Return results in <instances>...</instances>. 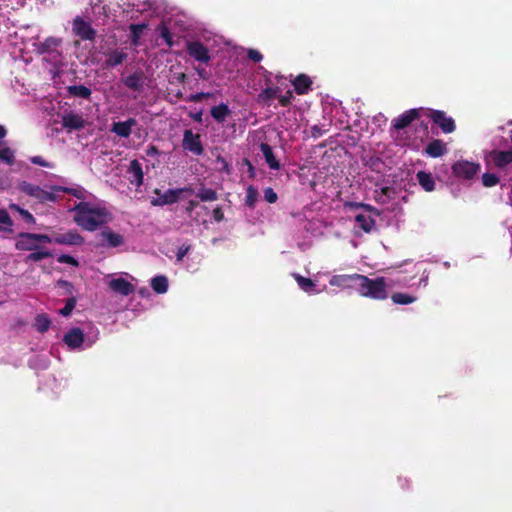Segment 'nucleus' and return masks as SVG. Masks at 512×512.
Segmentation results:
<instances>
[{
    "label": "nucleus",
    "instance_id": "nucleus-1",
    "mask_svg": "<svg viewBox=\"0 0 512 512\" xmlns=\"http://www.w3.org/2000/svg\"><path fill=\"white\" fill-rule=\"evenodd\" d=\"M71 212L74 222L83 230L93 232L113 220L110 210L102 203L82 201Z\"/></svg>",
    "mask_w": 512,
    "mask_h": 512
},
{
    "label": "nucleus",
    "instance_id": "nucleus-2",
    "mask_svg": "<svg viewBox=\"0 0 512 512\" xmlns=\"http://www.w3.org/2000/svg\"><path fill=\"white\" fill-rule=\"evenodd\" d=\"M19 190L40 202L56 201L62 192L69 193L78 199H85L87 197V191L79 185L72 187L44 185L40 187L23 181L19 184Z\"/></svg>",
    "mask_w": 512,
    "mask_h": 512
},
{
    "label": "nucleus",
    "instance_id": "nucleus-3",
    "mask_svg": "<svg viewBox=\"0 0 512 512\" xmlns=\"http://www.w3.org/2000/svg\"><path fill=\"white\" fill-rule=\"evenodd\" d=\"M356 283V292L366 298L385 300L389 296V290L395 286H406V283L386 277L369 278L359 274Z\"/></svg>",
    "mask_w": 512,
    "mask_h": 512
},
{
    "label": "nucleus",
    "instance_id": "nucleus-4",
    "mask_svg": "<svg viewBox=\"0 0 512 512\" xmlns=\"http://www.w3.org/2000/svg\"><path fill=\"white\" fill-rule=\"evenodd\" d=\"M61 44L62 39L57 37H48L44 42L34 44L37 53L44 55V60L53 66L55 73L64 66Z\"/></svg>",
    "mask_w": 512,
    "mask_h": 512
},
{
    "label": "nucleus",
    "instance_id": "nucleus-5",
    "mask_svg": "<svg viewBox=\"0 0 512 512\" xmlns=\"http://www.w3.org/2000/svg\"><path fill=\"white\" fill-rule=\"evenodd\" d=\"M98 334L97 329H92L85 338L81 329L72 328L64 335L63 341L70 349H83L84 347H90L94 344L98 338Z\"/></svg>",
    "mask_w": 512,
    "mask_h": 512
},
{
    "label": "nucleus",
    "instance_id": "nucleus-6",
    "mask_svg": "<svg viewBox=\"0 0 512 512\" xmlns=\"http://www.w3.org/2000/svg\"><path fill=\"white\" fill-rule=\"evenodd\" d=\"M106 280L109 288L122 296H128L134 291V285L130 281L134 278L127 273L110 274L106 276Z\"/></svg>",
    "mask_w": 512,
    "mask_h": 512
},
{
    "label": "nucleus",
    "instance_id": "nucleus-7",
    "mask_svg": "<svg viewBox=\"0 0 512 512\" xmlns=\"http://www.w3.org/2000/svg\"><path fill=\"white\" fill-rule=\"evenodd\" d=\"M52 243V238L43 234L22 233L16 241V248L23 251L38 250L42 244Z\"/></svg>",
    "mask_w": 512,
    "mask_h": 512
},
{
    "label": "nucleus",
    "instance_id": "nucleus-8",
    "mask_svg": "<svg viewBox=\"0 0 512 512\" xmlns=\"http://www.w3.org/2000/svg\"><path fill=\"white\" fill-rule=\"evenodd\" d=\"M378 214L372 209H363L356 214L354 219V232L359 233V230L365 233H371L376 227V217Z\"/></svg>",
    "mask_w": 512,
    "mask_h": 512
},
{
    "label": "nucleus",
    "instance_id": "nucleus-9",
    "mask_svg": "<svg viewBox=\"0 0 512 512\" xmlns=\"http://www.w3.org/2000/svg\"><path fill=\"white\" fill-rule=\"evenodd\" d=\"M480 169L481 165L477 162L458 160L452 166V173L457 178L470 180L480 172Z\"/></svg>",
    "mask_w": 512,
    "mask_h": 512
},
{
    "label": "nucleus",
    "instance_id": "nucleus-10",
    "mask_svg": "<svg viewBox=\"0 0 512 512\" xmlns=\"http://www.w3.org/2000/svg\"><path fill=\"white\" fill-rule=\"evenodd\" d=\"M99 245L105 248H117L125 244V238L122 234L104 228L98 234Z\"/></svg>",
    "mask_w": 512,
    "mask_h": 512
},
{
    "label": "nucleus",
    "instance_id": "nucleus-11",
    "mask_svg": "<svg viewBox=\"0 0 512 512\" xmlns=\"http://www.w3.org/2000/svg\"><path fill=\"white\" fill-rule=\"evenodd\" d=\"M487 165L504 169L512 164V150H493L485 156Z\"/></svg>",
    "mask_w": 512,
    "mask_h": 512
},
{
    "label": "nucleus",
    "instance_id": "nucleus-12",
    "mask_svg": "<svg viewBox=\"0 0 512 512\" xmlns=\"http://www.w3.org/2000/svg\"><path fill=\"white\" fill-rule=\"evenodd\" d=\"M424 116L431 118L444 133H451L455 130L454 120L442 111L425 109Z\"/></svg>",
    "mask_w": 512,
    "mask_h": 512
},
{
    "label": "nucleus",
    "instance_id": "nucleus-13",
    "mask_svg": "<svg viewBox=\"0 0 512 512\" xmlns=\"http://www.w3.org/2000/svg\"><path fill=\"white\" fill-rule=\"evenodd\" d=\"M358 276L359 274L357 273L333 275L329 280V284L331 286H336L342 290L353 289L354 291H356V283L358 281Z\"/></svg>",
    "mask_w": 512,
    "mask_h": 512
},
{
    "label": "nucleus",
    "instance_id": "nucleus-14",
    "mask_svg": "<svg viewBox=\"0 0 512 512\" xmlns=\"http://www.w3.org/2000/svg\"><path fill=\"white\" fill-rule=\"evenodd\" d=\"M188 191L186 188L184 189H169L164 192H161L160 190H155V194L157 195V198L152 200L153 205H167L175 203L180 195L184 192Z\"/></svg>",
    "mask_w": 512,
    "mask_h": 512
},
{
    "label": "nucleus",
    "instance_id": "nucleus-15",
    "mask_svg": "<svg viewBox=\"0 0 512 512\" xmlns=\"http://www.w3.org/2000/svg\"><path fill=\"white\" fill-rule=\"evenodd\" d=\"M424 112V108L411 109L409 111H406L405 113L394 119L393 127L395 129H403L407 127L413 120L424 116Z\"/></svg>",
    "mask_w": 512,
    "mask_h": 512
},
{
    "label": "nucleus",
    "instance_id": "nucleus-16",
    "mask_svg": "<svg viewBox=\"0 0 512 512\" xmlns=\"http://www.w3.org/2000/svg\"><path fill=\"white\" fill-rule=\"evenodd\" d=\"M183 147L196 155H200L203 151L200 136L194 134L191 130H185L184 132Z\"/></svg>",
    "mask_w": 512,
    "mask_h": 512
},
{
    "label": "nucleus",
    "instance_id": "nucleus-17",
    "mask_svg": "<svg viewBox=\"0 0 512 512\" xmlns=\"http://www.w3.org/2000/svg\"><path fill=\"white\" fill-rule=\"evenodd\" d=\"M73 32L84 40H91L95 35V31L91 28L89 22L77 17L73 21Z\"/></svg>",
    "mask_w": 512,
    "mask_h": 512
},
{
    "label": "nucleus",
    "instance_id": "nucleus-18",
    "mask_svg": "<svg viewBox=\"0 0 512 512\" xmlns=\"http://www.w3.org/2000/svg\"><path fill=\"white\" fill-rule=\"evenodd\" d=\"M52 242L63 245L78 246L84 243V238L77 231L69 230L66 233L59 234L54 237Z\"/></svg>",
    "mask_w": 512,
    "mask_h": 512
},
{
    "label": "nucleus",
    "instance_id": "nucleus-19",
    "mask_svg": "<svg viewBox=\"0 0 512 512\" xmlns=\"http://www.w3.org/2000/svg\"><path fill=\"white\" fill-rule=\"evenodd\" d=\"M187 51L195 60L206 63L210 56L206 47L198 41H192L187 44Z\"/></svg>",
    "mask_w": 512,
    "mask_h": 512
},
{
    "label": "nucleus",
    "instance_id": "nucleus-20",
    "mask_svg": "<svg viewBox=\"0 0 512 512\" xmlns=\"http://www.w3.org/2000/svg\"><path fill=\"white\" fill-rule=\"evenodd\" d=\"M293 277L296 280L298 286L301 288V290L308 294H319L326 290L325 285L319 288L316 282H314L310 278H305L299 274H293Z\"/></svg>",
    "mask_w": 512,
    "mask_h": 512
},
{
    "label": "nucleus",
    "instance_id": "nucleus-21",
    "mask_svg": "<svg viewBox=\"0 0 512 512\" xmlns=\"http://www.w3.org/2000/svg\"><path fill=\"white\" fill-rule=\"evenodd\" d=\"M128 178L130 183L140 187L143 184V170L140 162L138 160H132L129 164L128 170Z\"/></svg>",
    "mask_w": 512,
    "mask_h": 512
},
{
    "label": "nucleus",
    "instance_id": "nucleus-22",
    "mask_svg": "<svg viewBox=\"0 0 512 512\" xmlns=\"http://www.w3.org/2000/svg\"><path fill=\"white\" fill-rule=\"evenodd\" d=\"M137 121L134 118H130L123 122H115L112 125L111 131L119 137L127 138L132 132V128L136 126Z\"/></svg>",
    "mask_w": 512,
    "mask_h": 512
},
{
    "label": "nucleus",
    "instance_id": "nucleus-23",
    "mask_svg": "<svg viewBox=\"0 0 512 512\" xmlns=\"http://www.w3.org/2000/svg\"><path fill=\"white\" fill-rule=\"evenodd\" d=\"M62 124L68 129H80L84 126V119L80 114L67 113L62 117Z\"/></svg>",
    "mask_w": 512,
    "mask_h": 512
},
{
    "label": "nucleus",
    "instance_id": "nucleus-24",
    "mask_svg": "<svg viewBox=\"0 0 512 512\" xmlns=\"http://www.w3.org/2000/svg\"><path fill=\"white\" fill-rule=\"evenodd\" d=\"M447 151L446 144L441 140H433L426 147V153L430 157H440Z\"/></svg>",
    "mask_w": 512,
    "mask_h": 512
},
{
    "label": "nucleus",
    "instance_id": "nucleus-25",
    "mask_svg": "<svg viewBox=\"0 0 512 512\" xmlns=\"http://www.w3.org/2000/svg\"><path fill=\"white\" fill-rule=\"evenodd\" d=\"M260 149L268 166L273 170H278L280 168V164L276 160L272 148L268 144L262 143Z\"/></svg>",
    "mask_w": 512,
    "mask_h": 512
},
{
    "label": "nucleus",
    "instance_id": "nucleus-26",
    "mask_svg": "<svg viewBox=\"0 0 512 512\" xmlns=\"http://www.w3.org/2000/svg\"><path fill=\"white\" fill-rule=\"evenodd\" d=\"M417 180L422 188L428 192L433 191L435 188V180L430 173L420 171L417 173Z\"/></svg>",
    "mask_w": 512,
    "mask_h": 512
},
{
    "label": "nucleus",
    "instance_id": "nucleus-27",
    "mask_svg": "<svg viewBox=\"0 0 512 512\" xmlns=\"http://www.w3.org/2000/svg\"><path fill=\"white\" fill-rule=\"evenodd\" d=\"M230 114L229 107L222 103L218 106H214L211 108V116L217 121V122H224L226 117Z\"/></svg>",
    "mask_w": 512,
    "mask_h": 512
},
{
    "label": "nucleus",
    "instance_id": "nucleus-28",
    "mask_svg": "<svg viewBox=\"0 0 512 512\" xmlns=\"http://www.w3.org/2000/svg\"><path fill=\"white\" fill-rule=\"evenodd\" d=\"M293 84L298 94H305L310 88L311 80L305 75H300L294 80Z\"/></svg>",
    "mask_w": 512,
    "mask_h": 512
},
{
    "label": "nucleus",
    "instance_id": "nucleus-29",
    "mask_svg": "<svg viewBox=\"0 0 512 512\" xmlns=\"http://www.w3.org/2000/svg\"><path fill=\"white\" fill-rule=\"evenodd\" d=\"M151 286L156 293H165L168 289V280L165 276H156L152 278Z\"/></svg>",
    "mask_w": 512,
    "mask_h": 512
},
{
    "label": "nucleus",
    "instance_id": "nucleus-30",
    "mask_svg": "<svg viewBox=\"0 0 512 512\" xmlns=\"http://www.w3.org/2000/svg\"><path fill=\"white\" fill-rule=\"evenodd\" d=\"M13 222L6 210L0 209V232H12Z\"/></svg>",
    "mask_w": 512,
    "mask_h": 512
},
{
    "label": "nucleus",
    "instance_id": "nucleus-31",
    "mask_svg": "<svg viewBox=\"0 0 512 512\" xmlns=\"http://www.w3.org/2000/svg\"><path fill=\"white\" fill-rule=\"evenodd\" d=\"M393 303L398 305H407L416 301V297L406 293H395L391 296Z\"/></svg>",
    "mask_w": 512,
    "mask_h": 512
},
{
    "label": "nucleus",
    "instance_id": "nucleus-32",
    "mask_svg": "<svg viewBox=\"0 0 512 512\" xmlns=\"http://www.w3.org/2000/svg\"><path fill=\"white\" fill-rule=\"evenodd\" d=\"M69 93L75 97L89 98L91 90L83 85H75L69 87Z\"/></svg>",
    "mask_w": 512,
    "mask_h": 512
},
{
    "label": "nucleus",
    "instance_id": "nucleus-33",
    "mask_svg": "<svg viewBox=\"0 0 512 512\" xmlns=\"http://www.w3.org/2000/svg\"><path fill=\"white\" fill-rule=\"evenodd\" d=\"M126 58V54L122 51H114L108 55V58L106 60V63L108 66H116L123 62V60Z\"/></svg>",
    "mask_w": 512,
    "mask_h": 512
},
{
    "label": "nucleus",
    "instance_id": "nucleus-34",
    "mask_svg": "<svg viewBox=\"0 0 512 512\" xmlns=\"http://www.w3.org/2000/svg\"><path fill=\"white\" fill-rule=\"evenodd\" d=\"M10 208L12 210L17 211L25 222L30 223V224L35 223V218L29 211L24 210L23 208H21L20 206H18L16 204H11Z\"/></svg>",
    "mask_w": 512,
    "mask_h": 512
},
{
    "label": "nucleus",
    "instance_id": "nucleus-35",
    "mask_svg": "<svg viewBox=\"0 0 512 512\" xmlns=\"http://www.w3.org/2000/svg\"><path fill=\"white\" fill-rule=\"evenodd\" d=\"M258 199V191L253 186H249L246 190L245 202L249 207H254Z\"/></svg>",
    "mask_w": 512,
    "mask_h": 512
},
{
    "label": "nucleus",
    "instance_id": "nucleus-36",
    "mask_svg": "<svg viewBox=\"0 0 512 512\" xmlns=\"http://www.w3.org/2000/svg\"><path fill=\"white\" fill-rule=\"evenodd\" d=\"M14 151L9 147L0 148V161L6 164H12L14 161Z\"/></svg>",
    "mask_w": 512,
    "mask_h": 512
},
{
    "label": "nucleus",
    "instance_id": "nucleus-37",
    "mask_svg": "<svg viewBox=\"0 0 512 512\" xmlns=\"http://www.w3.org/2000/svg\"><path fill=\"white\" fill-rule=\"evenodd\" d=\"M145 28H146L145 24H133L130 26L131 33H132V42L134 45H138L140 35L142 34V32Z\"/></svg>",
    "mask_w": 512,
    "mask_h": 512
},
{
    "label": "nucleus",
    "instance_id": "nucleus-38",
    "mask_svg": "<svg viewBox=\"0 0 512 512\" xmlns=\"http://www.w3.org/2000/svg\"><path fill=\"white\" fill-rule=\"evenodd\" d=\"M35 326L38 331L44 332V331L48 330V328L50 326V320L46 315H39L36 318Z\"/></svg>",
    "mask_w": 512,
    "mask_h": 512
},
{
    "label": "nucleus",
    "instance_id": "nucleus-39",
    "mask_svg": "<svg viewBox=\"0 0 512 512\" xmlns=\"http://www.w3.org/2000/svg\"><path fill=\"white\" fill-rule=\"evenodd\" d=\"M499 182V178L493 173H485L482 176V183L485 187L496 186Z\"/></svg>",
    "mask_w": 512,
    "mask_h": 512
},
{
    "label": "nucleus",
    "instance_id": "nucleus-40",
    "mask_svg": "<svg viewBox=\"0 0 512 512\" xmlns=\"http://www.w3.org/2000/svg\"><path fill=\"white\" fill-rule=\"evenodd\" d=\"M49 256H50V253L46 250H42L40 247L38 250H33V252L28 255L27 260L39 261V260H42Z\"/></svg>",
    "mask_w": 512,
    "mask_h": 512
},
{
    "label": "nucleus",
    "instance_id": "nucleus-41",
    "mask_svg": "<svg viewBox=\"0 0 512 512\" xmlns=\"http://www.w3.org/2000/svg\"><path fill=\"white\" fill-rule=\"evenodd\" d=\"M75 305H76V300H75V298L71 297V298L67 299L65 306L62 309H60L59 313L63 316H68L75 308Z\"/></svg>",
    "mask_w": 512,
    "mask_h": 512
},
{
    "label": "nucleus",
    "instance_id": "nucleus-42",
    "mask_svg": "<svg viewBox=\"0 0 512 512\" xmlns=\"http://www.w3.org/2000/svg\"><path fill=\"white\" fill-rule=\"evenodd\" d=\"M278 92V88H267L260 94V97L264 100H271L278 97Z\"/></svg>",
    "mask_w": 512,
    "mask_h": 512
},
{
    "label": "nucleus",
    "instance_id": "nucleus-43",
    "mask_svg": "<svg viewBox=\"0 0 512 512\" xmlns=\"http://www.w3.org/2000/svg\"><path fill=\"white\" fill-rule=\"evenodd\" d=\"M199 198L202 201H214L217 199V195H216L215 191H213L211 189H205L199 193Z\"/></svg>",
    "mask_w": 512,
    "mask_h": 512
},
{
    "label": "nucleus",
    "instance_id": "nucleus-44",
    "mask_svg": "<svg viewBox=\"0 0 512 512\" xmlns=\"http://www.w3.org/2000/svg\"><path fill=\"white\" fill-rule=\"evenodd\" d=\"M264 198L268 203H275L278 199V196L272 188H266L264 190Z\"/></svg>",
    "mask_w": 512,
    "mask_h": 512
},
{
    "label": "nucleus",
    "instance_id": "nucleus-45",
    "mask_svg": "<svg viewBox=\"0 0 512 512\" xmlns=\"http://www.w3.org/2000/svg\"><path fill=\"white\" fill-rule=\"evenodd\" d=\"M291 98H292V92L290 90H288L284 95H281L278 93V97H277V99L283 106L288 105L291 101Z\"/></svg>",
    "mask_w": 512,
    "mask_h": 512
},
{
    "label": "nucleus",
    "instance_id": "nucleus-46",
    "mask_svg": "<svg viewBox=\"0 0 512 512\" xmlns=\"http://www.w3.org/2000/svg\"><path fill=\"white\" fill-rule=\"evenodd\" d=\"M31 162L34 163V164H37V165H40V166H43V167H48V168H52L53 165L46 162L42 157L40 156H35V157H32L31 158Z\"/></svg>",
    "mask_w": 512,
    "mask_h": 512
},
{
    "label": "nucleus",
    "instance_id": "nucleus-47",
    "mask_svg": "<svg viewBox=\"0 0 512 512\" xmlns=\"http://www.w3.org/2000/svg\"><path fill=\"white\" fill-rule=\"evenodd\" d=\"M248 57L254 62H260L262 60V54L254 49L248 51Z\"/></svg>",
    "mask_w": 512,
    "mask_h": 512
},
{
    "label": "nucleus",
    "instance_id": "nucleus-48",
    "mask_svg": "<svg viewBox=\"0 0 512 512\" xmlns=\"http://www.w3.org/2000/svg\"><path fill=\"white\" fill-rule=\"evenodd\" d=\"M58 261L61 263H67V264L74 265V266L77 265L76 259L70 255H61L58 258Z\"/></svg>",
    "mask_w": 512,
    "mask_h": 512
},
{
    "label": "nucleus",
    "instance_id": "nucleus-49",
    "mask_svg": "<svg viewBox=\"0 0 512 512\" xmlns=\"http://www.w3.org/2000/svg\"><path fill=\"white\" fill-rule=\"evenodd\" d=\"M189 247L188 246H181L179 247L177 251V261H182L184 256L188 253Z\"/></svg>",
    "mask_w": 512,
    "mask_h": 512
},
{
    "label": "nucleus",
    "instance_id": "nucleus-50",
    "mask_svg": "<svg viewBox=\"0 0 512 512\" xmlns=\"http://www.w3.org/2000/svg\"><path fill=\"white\" fill-rule=\"evenodd\" d=\"M9 186L8 177L5 175H0V189H6Z\"/></svg>",
    "mask_w": 512,
    "mask_h": 512
},
{
    "label": "nucleus",
    "instance_id": "nucleus-51",
    "mask_svg": "<svg viewBox=\"0 0 512 512\" xmlns=\"http://www.w3.org/2000/svg\"><path fill=\"white\" fill-rule=\"evenodd\" d=\"M213 217H214V219H215L216 221H218V222H219V221H221V220L223 219L224 215H223V212L221 211V209H220V208H216V209H214V211H213Z\"/></svg>",
    "mask_w": 512,
    "mask_h": 512
},
{
    "label": "nucleus",
    "instance_id": "nucleus-52",
    "mask_svg": "<svg viewBox=\"0 0 512 512\" xmlns=\"http://www.w3.org/2000/svg\"><path fill=\"white\" fill-rule=\"evenodd\" d=\"M206 96H209V94L197 93V94L191 95L190 99L192 101H196L197 102V101H201Z\"/></svg>",
    "mask_w": 512,
    "mask_h": 512
},
{
    "label": "nucleus",
    "instance_id": "nucleus-53",
    "mask_svg": "<svg viewBox=\"0 0 512 512\" xmlns=\"http://www.w3.org/2000/svg\"><path fill=\"white\" fill-rule=\"evenodd\" d=\"M6 129L4 126L0 125V139L4 138L6 136Z\"/></svg>",
    "mask_w": 512,
    "mask_h": 512
},
{
    "label": "nucleus",
    "instance_id": "nucleus-54",
    "mask_svg": "<svg viewBox=\"0 0 512 512\" xmlns=\"http://www.w3.org/2000/svg\"><path fill=\"white\" fill-rule=\"evenodd\" d=\"M427 281H428V276H423L420 281H419V285H423V286H426L427 285Z\"/></svg>",
    "mask_w": 512,
    "mask_h": 512
},
{
    "label": "nucleus",
    "instance_id": "nucleus-55",
    "mask_svg": "<svg viewBox=\"0 0 512 512\" xmlns=\"http://www.w3.org/2000/svg\"><path fill=\"white\" fill-rule=\"evenodd\" d=\"M157 153V149L154 147V146H151L148 151H147V154L148 155H154Z\"/></svg>",
    "mask_w": 512,
    "mask_h": 512
},
{
    "label": "nucleus",
    "instance_id": "nucleus-56",
    "mask_svg": "<svg viewBox=\"0 0 512 512\" xmlns=\"http://www.w3.org/2000/svg\"><path fill=\"white\" fill-rule=\"evenodd\" d=\"M196 121H201V113H197L193 117Z\"/></svg>",
    "mask_w": 512,
    "mask_h": 512
},
{
    "label": "nucleus",
    "instance_id": "nucleus-57",
    "mask_svg": "<svg viewBox=\"0 0 512 512\" xmlns=\"http://www.w3.org/2000/svg\"><path fill=\"white\" fill-rule=\"evenodd\" d=\"M58 284L61 285V286H70V284L68 282H65V281H60Z\"/></svg>",
    "mask_w": 512,
    "mask_h": 512
},
{
    "label": "nucleus",
    "instance_id": "nucleus-58",
    "mask_svg": "<svg viewBox=\"0 0 512 512\" xmlns=\"http://www.w3.org/2000/svg\"><path fill=\"white\" fill-rule=\"evenodd\" d=\"M248 166H249V171L251 172V174L253 173V167L250 163H248Z\"/></svg>",
    "mask_w": 512,
    "mask_h": 512
}]
</instances>
